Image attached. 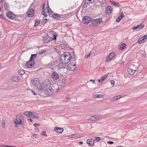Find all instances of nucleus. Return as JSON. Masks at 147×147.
<instances>
[{
    "instance_id": "obj_9",
    "label": "nucleus",
    "mask_w": 147,
    "mask_h": 147,
    "mask_svg": "<svg viewBox=\"0 0 147 147\" xmlns=\"http://www.w3.org/2000/svg\"><path fill=\"white\" fill-rule=\"evenodd\" d=\"M49 37L52 39L55 40L56 39V37L57 35L56 33L53 31H51L49 32Z\"/></svg>"
},
{
    "instance_id": "obj_63",
    "label": "nucleus",
    "mask_w": 147,
    "mask_h": 147,
    "mask_svg": "<svg viewBox=\"0 0 147 147\" xmlns=\"http://www.w3.org/2000/svg\"><path fill=\"white\" fill-rule=\"evenodd\" d=\"M1 31H0V37H1Z\"/></svg>"
},
{
    "instance_id": "obj_36",
    "label": "nucleus",
    "mask_w": 147,
    "mask_h": 147,
    "mask_svg": "<svg viewBox=\"0 0 147 147\" xmlns=\"http://www.w3.org/2000/svg\"><path fill=\"white\" fill-rule=\"evenodd\" d=\"M0 147H16L15 146H9L8 145H0Z\"/></svg>"
},
{
    "instance_id": "obj_48",
    "label": "nucleus",
    "mask_w": 147,
    "mask_h": 147,
    "mask_svg": "<svg viewBox=\"0 0 147 147\" xmlns=\"http://www.w3.org/2000/svg\"><path fill=\"white\" fill-rule=\"evenodd\" d=\"M0 18H2V19H5V17L3 15L1 14H0Z\"/></svg>"
},
{
    "instance_id": "obj_1",
    "label": "nucleus",
    "mask_w": 147,
    "mask_h": 147,
    "mask_svg": "<svg viewBox=\"0 0 147 147\" xmlns=\"http://www.w3.org/2000/svg\"><path fill=\"white\" fill-rule=\"evenodd\" d=\"M36 90L37 93L42 96L51 95L53 92L48 80H46L42 83Z\"/></svg>"
},
{
    "instance_id": "obj_56",
    "label": "nucleus",
    "mask_w": 147,
    "mask_h": 147,
    "mask_svg": "<svg viewBox=\"0 0 147 147\" xmlns=\"http://www.w3.org/2000/svg\"><path fill=\"white\" fill-rule=\"evenodd\" d=\"M35 130L36 131H39V129L37 127H36L35 128Z\"/></svg>"
},
{
    "instance_id": "obj_4",
    "label": "nucleus",
    "mask_w": 147,
    "mask_h": 147,
    "mask_svg": "<svg viewBox=\"0 0 147 147\" xmlns=\"http://www.w3.org/2000/svg\"><path fill=\"white\" fill-rule=\"evenodd\" d=\"M37 54H32L29 60L27 61L26 64H35L34 59L37 57Z\"/></svg>"
},
{
    "instance_id": "obj_35",
    "label": "nucleus",
    "mask_w": 147,
    "mask_h": 147,
    "mask_svg": "<svg viewBox=\"0 0 147 147\" xmlns=\"http://www.w3.org/2000/svg\"><path fill=\"white\" fill-rule=\"evenodd\" d=\"M121 98V96L120 95H118L114 97L113 98V99H114L115 100H118L120 98Z\"/></svg>"
},
{
    "instance_id": "obj_37",
    "label": "nucleus",
    "mask_w": 147,
    "mask_h": 147,
    "mask_svg": "<svg viewBox=\"0 0 147 147\" xmlns=\"http://www.w3.org/2000/svg\"><path fill=\"white\" fill-rule=\"evenodd\" d=\"M64 65H57V68H58V69L59 68H62L63 67H65V66H64Z\"/></svg>"
},
{
    "instance_id": "obj_47",
    "label": "nucleus",
    "mask_w": 147,
    "mask_h": 147,
    "mask_svg": "<svg viewBox=\"0 0 147 147\" xmlns=\"http://www.w3.org/2000/svg\"><path fill=\"white\" fill-rule=\"evenodd\" d=\"M121 20V19L119 17H118L116 19V21L117 22H119Z\"/></svg>"
},
{
    "instance_id": "obj_41",
    "label": "nucleus",
    "mask_w": 147,
    "mask_h": 147,
    "mask_svg": "<svg viewBox=\"0 0 147 147\" xmlns=\"http://www.w3.org/2000/svg\"><path fill=\"white\" fill-rule=\"evenodd\" d=\"M2 127H5V123L4 120L2 122Z\"/></svg>"
},
{
    "instance_id": "obj_64",
    "label": "nucleus",
    "mask_w": 147,
    "mask_h": 147,
    "mask_svg": "<svg viewBox=\"0 0 147 147\" xmlns=\"http://www.w3.org/2000/svg\"><path fill=\"white\" fill-rule=\"evenodd\" d=\"M2 1V0H0V3H1Z\"/></svg>"
},
{
    "instance_id": "obj_58",
    "label": "nucleus",
    "mask_w": 147,
    "mask_h": 147,
    "mask_svg": "<svg viewBox=\"0 0 147 147\" xmlns=\"http://www.w3.org/2000/svg\"><path fill=\"white\" fill-rule=\"evenodd\" d=\"M79 143L80 144H83V142H82V141L80 142Z\"/></svg>"
},
{
    "instance_id": "obj_50",
    "label": "nucleus",
    "mask_w": 147,
    "mask_h": 147,
    "mask_svg": "<svg viewBox=\"0 0 147 147\" xmlns=\"http://www.w3.org/2000/svg\"><path fill=\"white\" fill-rule=\"evenodd\" d=\"M90 82H92V83L94 84H96L95 80H90Z\"/></svg>"
},
{
    "instance_id": "obj_19",
    "label": "nucleus",
    "mask_w": 147,
    "mask_h": 147,
    "mask_svg": "<svg viewBox=\"0 0 147 147\" xmlns=\"http://www.w3.org/2000/svg\"><path fill=\"white\" fill-rule=\"evenodd\" d=\"M51 77L55 80H57L59 77L58 74L56 72H53L51 75Z\"/></svg>"
},
{
    "instance_id": "obj_17",
    "label": "nucleus",
    "mask_w": 147,
    "mask_h": 147,
    "mask_svg": "<svg viewBox=\"0 0 147 147\" xmlns=\"http://www.w3.org/2000/svg\"><path fill=\"white\" fill-rule=\"evenodd\" d=\"M144 27V26L142 24H141L140 25H138L136 26H134L132 28V29L134 30L137 29L138 30H140L142 29Z\"/></svg>"
},
{
    "instance_id": "obj_49",
    "label": "nucleus",
    "mask_w": 147,
    "mask_h": 147,
    "mask_svg": "<svg viewBox=\"0 0 147 147\" xmlns=\"http://www.w3.org/2000/svg\"><path fill=\"white\" fill-rule=\"evenodd\" d=\"M65 81V78H63L62 79L61 82L63 84Z\"/></svg>"
},
{
    "instance_id": "obj_39",
    "label": "nucleus",
    "mask_w": 147,
    "mask_h": 147,
    "mask_svg": "<svg viewBox=\"0 0 147 147\" xmlns=\"http://www.w3.org/2000/svg\"><path fill=\"white\" fill-rule=\"evenodd\" d=\"M95 0H85V2L87 3H90L94 1Z\"/></svg>"
},
{
    "instance_id": "obj_6",
    "label": "nucleus",
    "mask_w": 147,
    "mask_h": 147,
    "mask_svg": "<svg viewBox=\"0 0 147 147\" xmlns=\"http://www.w3.org/2000/svg\"><path fill=\"white\" fill-rule=\"evenodd\" d=\"M116 55V53L115 52H112L106 58L105 61L107 62L109 61L115 56Z\"/></svg>"
},
{
    "instance_id": "obj_16",
    "label": "nucleus",
    "mask_w": 147,
    "mask_h": 147,
    "mask_svg": "<svg viewBox=\"0 0 147 147\" xmlns=\"http://www.w3.org/2000/svg\"><path fill=\"white\" fill-rule=\"evenodd\" d=\"M94 142L93 139H89L87 140L86 143L89 146H93L94 144Z\"/></svg>"
},
{
    "instance_id": "obj_20",
    "label": "nucleus",
    "mask_w": 147,
    "mask_h": 147,
    "mask_svg": "<svg viewBox=\"0 0 147 147\" xmlns=\"http://www.w3.org/2000/svg\"><path fill=\"white\" fill-rule=\"evenodd\" d=\"M112 8L111 6H107L106 8V12L108 14H110L112 11Z\"/></svg>"
},
{
    "instance_id": "obj_34",
    "label": "nucleus",
    "mask_w": 147,
    "mask_h": 147,
    "mask_svg": "<svg viewBox=\"0 0 147 147\" xmlns=\"http://www.w3.org/2000/svg\"><path fill=\"white\" fill-rule=\"evenodd\" d=\"M95 116L96 120L100 119L102 118L101 116H98L97 115H95Z\"/></svg>"
},
{
    "instance_id": "obj_7",
    "label": "nucleus",
    "mask_w": 147,
    "mask_h": 147,
    "mask_svg": "<svg viewBox=\"0 0 147 147\" xmlns=\"http://www.w3.org/2000/svg\"><path fill=\"white\" fill-rule=\"evenodd\" d=\"M34 10L33 9H29L27 13V16L29 17H33L34 15Z\"/></svg>"
},
{
    "instance_id": "obj_42",
    "label": "nucleus",
    "mask_w": 147,
    "mask_h": 147,
    "mask_svg": "<svg viewBox=\"0 0 147 147\" xmlns=\"http://www.w3.org/2000/svg\"><path fill=\"white\" fill-rule=\"evenodd\" d=\"M78 137V134H75L72 135L70 136V137L71 138H75L76 137Z\"/></svg>"
},
{
    "instance_id": "obj_13",
    "label": "nucleus",
    "mask_w": 147,
    "mask_h": 147,
    "mask_svg": "<svg viewBox=\"0 0 147 147\" xmlns=\"http://www.w3.org/2000/svg\"><path fill=\"white\" fill-rule=\"evenodd\" d=\"M146 39H147V35H144L141 38L139 39L138 41V43L141 44L144 43Z\"/></svg>"
},
{
    "instance_id": "obj_52",
    "label": "nucleus",
    "mask_w": 147,
    "mask_h": 147,
    "mask_svg": "<svg viewBox=\"0 0 147 147\" xmlns=\"http://www.w3.org/2000/svg\"><path fill=\"white\" fill-rule=\"evenodd\" d=\"M39 23V22L38 21H36V23H35V26L38 25Z\"/></svg>"
},
{
    "instance_id": "obj_10",
    "label": "nucleus",
    "mask_w": 147,
    "mask_h": 147,
    "mask_svg": "<svg viewBox=\"0 0 147 147\" xmlns=\"http://www.w3.org/2000/svg\"><path fill=\"white\" fill-rule=\"evenodd\" d=\"M40 82L39 79L36 78H34L32 79L31 81V83L33 85L35 86H37Z\"/></svg>"
},
{
    "instance_id": "obj_31",
    "label": "nucleus",
    "mask_w": 147,
    "mask_h": 147,
    "mask_svg": "<svg viewBox=\"0 0 147 147\" xmlns=\"http://www.w3.org/2000/svg\"><path fill=\"white\" fill-rule=\"evenodd\" d=\"M103 96V95L102 94H95L94 96V97L95 98H101Z\"/></svg>"
},
{
    "instance_id": "obj_62",
    "label": "nucleus",
    "mask_w": 147,
    "mask_h": 147,
    "mask_svg": "<svg viewBox=\"0 0 147 147\" xmlns=\"http://www.w3.org/2000/svg\"><path fill=\"white\" fill-rule=\"evenodd\" d=\"M117 147H123L121 146H119Z\"/></svg>"
},
{
    "instance_id": "obj_30",
    "label": "nucleus",
    "mask_w": 147,
    "mask_h": 147,
    "mask_svg": "<svg viewBox=\"0 0 147 147\" xmlns=\"http://www.w3.org/2000/svg\"><path fill=\"white\" fill-rule=\"evenodd\" d=\"M18 72L20 75H22L25 73V72L24 70L21 69L18 71Z\"/></svg>"
},
{
    "instance_id": "obj_33",
    "label": "nucleus",
    "mask_w": 147,
    "mask_h": 147,
    "mask_svg": "<svg viewBox=\"0 0 147 147\" xmlns=\"http://www.w3.org/2000/svg\"><path fill=\"white\" fill-rule=\"evenodd\" d=\"M111 4L114 5V6H119V3L114 2H111Z\"/></svg>"
},
{
    "instance_id": "obj_3",
    "label": "nucleus",
    "mask_w": 147,
    "mask_h": 147,
    "mask_svg": "<svg viewBox=\"0 0 147 147\" xmlns=\"http://www.w3.org/2000/svg\"><path fill=\"white\" fill-rule=\"evenodd\" d=\"M13 123L16 124L15 125L16 127H18V125L19 124L22 126H24V119L22 116L21 115H18L16 117V119H13Z\"/></svg>"
},
{
    "instance_id": "obj_60",
    "label": "nucleus",
    "mask_w": 147,
    "mask_h": 147,
    "mask_svg": "<svg viewBox=\"0 0 147 147\" xmlns=\"http://www.w3.org/2000/svg\"><path fill=\"white\" fill-rule=\"evenodd\" d=\"M28 120L31 122L32 121V119H29Z\"/></svg>"
},
{
    "instance_id": "obj_25",
    "label": "nucleus",
    "mask_w": 147,
    "mask_h": 147,
    "mask_svg": "<svg viewBox=\"0 0 147 147\" xmlns=\"http://www.w3.org/2000/svg\"><path fill=\"white\" fill-rule=\"evenodd\" d=\"M52 17L53 18L56 19H58L61 18L60 15L59 14L57 13L53 14L52 15Z\"/></svg>"
},
{
    "instance_id": "obj_11",
    "label": "nucleus",
    "mask_w": 147,
    "mask_h": 147,
    "mask_svg": "<svg viewBox=\"0 0 147 147\" xmlns=\"http://www.w3.org/2000/svg\"><path fill=\"white\" fill-rule=\"evenodd\" d=\"M42 39L45 43H47L52 40V38H50L49 36L47 34L42 38Z\"/></svg>"
},
{
    "instance_id": "obj_40",
    "label": "nucleus",
    "mask_w": 147,
    "mask_h": 147,
    "mask_svg": "<svg viewBox=\"0 0 147 147\" xmlns=\"http://www.w3.org/2000/svg\"><path fill=\"white\" fill-rule=\"evenodd\" d=\"M111 83L112 86H114L115 84V81L113 80L111 81Z\"/></svg>"
},
{
    "instance_id": "obj_22",
    "label": "nucleus",
    "mask_w": 147,
    "mask_h": 147,
    "mask_svg": "<svg viewBox=\"0 0 147 147\" xmlns=\"http://www.w3.org/2000/svg\"><path fill=\"white\" fill-rule=\"evenodd\" d=\"M127 71L129 74L132 75L135 73L136 71L134 70H132L129 68H128Z\"/></svg>"
},
{
    "instance_id": "obj_32",
    "label": "nucleus",
    "mask_w": 147,
    "mask_h": 147,
    "mask_svg": "<svg viewBox=\"0 0 147 147\" xmlns=\"http://www.w3.org/2000/svg\"><path fill=\"white\" fill-rule=\"evenodd\" d=\"M34 65H24V67L26 68H30L32 67Z\"/></svg>"
},
{
    "instance_id": "obj_27",
    "label": "nucleus",
    "mask_w": 147,
    "mask_h": 147,
    "mask_svg": "<svg viewBox=\"0 0 147 147\" xmlns=\"http://www.w3.org/2000/svg\"><path fill=\"white\" fill-rule=\"evenodd\" d=\"M88 121H96V119L95 118V116L94 115L93 116H92L89 117L88 119Z\"/></svg>"
},
{
    "instance_id": "obj_55",
    "label": "nucleus",
    "mask_w": 147,
    "mask_h": 147,
    "mask_svg": "<svg viewBox=\"0 0 147 147\" xmlns=\"http://www.w3.org/2000/svg\"><path fill=\"white\" fill-rule=\"evenodd\" d=\"M146 55V54L145 53H143L142 54V56L143 57H145Z\"/></svg>"
},
{
    "instance_id": "obj_46",
    "label": "nucleus",
    "mask_w": 147,
    "mask_h": 147,
    "mask_svg": "<svg viewBox=\"0 0 147 147\" xmlns=\"http://www.w3.org/2000/svg\"><path fill=\"white\" fill-rule=\"evenodd\" d=\"M124 15L123 14H121L119 17L121 19V20L124 17Z\"/></svg>"
},
{
    "instance_id": "obj_26",
    "label": "nucleus",
    "mask_w": 147,
    "mask_h": 147,
    "mask_svg": "<svg viewBox=\"0 0 147 147\" xmlns=\"http://www.w3.org/2000/svg\"><path fill=\"white\" fill-rule=\"evenodd\" d=\"M24 114L28 117H31L32 112H25L24 113Z\"/></svg>"
},
{
    "instance_id": "obj_29",
    "label": "nucleus",
    "mask_w": 147,
    "mask_h": 147,
    "mask_svg": "<svg viewBox=\"0 0 147 147\" xmlns=\"http://www.w3.org/2000/svg\"><path fill=\"white\" fill-rule=\"evenodd\" d=\"M108 76V74H107L104 75L101 78V82H102L106 79Z\"/></svg>"
},
{
    "instance_id": "obj_21",
    "label": "nucleus",
    "mask_w": 147,
    "mask_h": 147,
    "mask_svg": "<svg viewBox=\"0 0 147 147\" xmlns=\"http://www.w3.org/2000/svg\"><path fill=\"white\" fill-rule=\"evenodd\" d=\"M46 8L47 10V13L49 15H51L52 13V11L51 10L50 8H49V6L48 3L47 5V6L46 7Z\"/></svg>"
},
{
    "instance_id": "obj_51",
    "label": "nucleus",
    "mask_w": 147,
    "mask_h": 147,
    "mask_svg": "<svg viewBox=\"0 0 147 147\" xmlns=\"http://www.w3.org/2000/svg\"><path fill=\"white\" fill-rule=\"evenodd\" d=\"M107 143L108 144H112L113 143V142L112 141H108Z\"/></svg>"
},
{
    "instance_id": "obj_5",
    "label": "nucleus",
    "mask_w": 147,
    "mask_h": 147,
    "mask_svg": "<svg viewBox=\"0 0 147 147\" xmlns=\"http://www.w3.org/2000/svg\"><path fill=\"white\" fill-rule=\"evenodd\" d=\"M92 20V18L91 17L85 16L83 17L82 21L84 24H87L91 22Z\"/></svg>"
},
{
    "instance_id": "obj_28",
    "label": "nucleus",
    "mask_w": 147,
    "mask_h": 147,
    "mask_svg": "<svg viewBox=\"0 0 147 147\" xmlns=\"http://www.w3.org/2000/svg\"><path fill=\"white\" fill-rule=\"evenodd\" d=\"M126 46V45L123 43L119 47V49L121 50H123Z\"/></svg>"
},
{
    "instance_id": "obj_23",
    "label": "nucleus",
    "mask_w": 147,
    "mask_h": 147,
    "mask_svg": "<svg viewBox=\"0 0 147 147\" xmlns=\"http://www.w3.org/2000/svg\"><path fill=\"white\" fill-rule=\"evenodd\" d=\"M42 15H43L44 16H45V17H46L47 16V15L46 14V13L45 12V3H44L43 4V5L42 7Z\"/></svg>"
},
{
    "instance_id": "obj_8",
    "label": "nucleus",
    "mask_w": 147,
    "mask_h": 147,
    "mask_svg": "<svg viewBox=\"0 0 147 147\" xmlns=\"http://www.w3.org/2000/svg\"><path fill=\"white\" fill-rule=\"evenodd\" d=\"M102 22V19L98 18L94 20L92 22V24L94 26H96L98 24L101 23Z\"/></svg>"
},
{
    "instance_id": "obj_57",
    "label": "nucleus",
    "mask_w": 147,
    "mask_h": 147,
    "mask_svg": "<svg viewBox=\"0 0 147 147\" xmlns=\"http://www.w3.org/2000/svg\"><path fill=\"white\" fill-rule=\"evenodd\" d=\"M90 54H91V52H90L89 53V54L87 56V57H88L90 55Z\"/></svg>"
},
{
    "instance_id": "obj_59",
    "label": "nucleus",
    "mask_w": 147,
    "mask_h": 147,
    "mask_svg": "<svg viewBox=\"0 0 147 147\" xmlns=\"http://www.w3.org/2000/svg\"><path fill=\"white\" fill-rule=\"evenodd\" d=\"M98 81L99 82H101V79H98Z\"/></svg>"
},
{
    "instance_id": "obj_54",
    "label": "nucleus",
    "mask_w": 147,
    "mask_h": 147,
    "mask_svg": "<svg viewBox=\"0 0 147 147\" xmlns=\"http://www.w3.org/2000/svg\"><path fill=\"white\" fill-rule=\"evenodd\" d=\"M31 91L32 93L34 95H36V93L34 92L33 91L31 90Z\"/></svg>"
},
{
    "instance_id": "obj_45",
    "label": "nucleus",
    "mask_w": 147,
    "mask_h": 147,
    "mask_svg": "<svg viewBox=\"0 0 147 147\" xmlns=\"http://www.w3.org/2000/svg\"><path fill=\"white\" fill-rule=\"evenodd\" d=\"M4 7L5 9H7L8 8V5L7 3H5L4 5Z\"/></svg>"
},
{
    "instance_id": "obj_12",
    "label": "nucleus",
    "mask_w": 147,
    "mask_h": 147,
    "mask_svg": "<svg viewBox=\"0 0 147 147\" xmlns=\"http://www.w3.org/2000/svg\"><path fill=\"white\" fill-rule=\"evenodd\" d=\"M7 17L9 19L11 20L14 19L16 17L15 15L13 13L9 11L6 14Z\"/></svg>"
},
{
    "instance_id": "obj_61",
    "label": "nucleus",
    "mask_w": 147,
    "mask_h": 147,
    "mask_svg": "<svg viewBox=\"0 0 147 147\" xmlns=\"http://www.w3.org/2000/svg\"><path fill=\"white\" fill-rule=\"evenodd\" d=\"M70 98H68L67 99V100H70Z\"/></svg>"
},
{
    "instance_id": "obj_53",
    "label": "nucleus",
    "mask_w": 147,
    "mask_h": 147,
    "mask_svg": "<svg viewBox=\"0 0 147 147\" xmlns=\"http://www.w3.org/2000/svg\"><path fill=\"white\" fill-rule=\"evenodd\" d=\"M39 125H40L38 123H34V125L35 127H37V126H39Z\"/></svg>"
},
{
    "instance_id": "obj_2",
    "label": "nucleus",
    "mask_w": 147,
    "mask_h": 147,
    "mask_svg": "<svg viewBox=\"0 0 147 147\" xmlns=\"http://www.w3.org/2000/svg\"><path fill=\"white\" fill-rule=\"evenodd\" d=\"M71 56L70 53L66 52L62 54L60 57V61L62 64H66L71 60Z\"/></svg>"
},
{
    "instance_id": "obj_43",
    "label": "nucleus",
    "mask_w": 147,
    "mask_h": 147,
    "mask_svg": "<svg viewBox=\"0 0 147 147\" xmlns=\"http://www.w3.org/2000/svg\"><path fill=\"white\" fill-rule=\"evenodd\" d=\"M47 20H48L46 19H44L42 21V24H45L47 22Z\"/></svg>"
},
{
    "instance_id": "obj_14",
    "label": "nucleus",
    "mask_w": 147,
    "mask_h": 147,
    "mask_svg": "<svg viewBox=\"0 0 147 147\" xmlns=\"http://www.w3.org/2000/svg\"><path fill=\"white\" fill-rule=\"evenodd\" d=\"M76 65H67V68L69 71L75 70L76 68Z\"/></svg>"
},
{
    "instance_id": "obj_18",
    "label": "nucleus",
    "mask_w": 147,
    "mask_h": 147,
    "mask_svg": "<svg viewBox=\"0 0 147 147\" xmlns=\"http://www.w3.org/2000/svg\"><path fill=\"white\" fill-rule=\"evenodd\" d=\"M54 130L57 132L61 134V133L63 130V129L62 128H59L57 127H55L54 128Z\"/></svg>"
},
{
    "instance_id": "obj_15",
    "label": "nucleus",
    "mask_w": 147,
    "mask_h": 147,
    "mask_svg": "<svg viewBox=\"0 0 147 147\" xmlns=\"http://www.w3.org/2000/svg\"><path fill=\"white\" fill-rule=\"evenodd\" d=\"M19 80V77L17 76H13L11 77V80L13 82H18Z\"/></svg>"
},
{
    "instance_id": "obj_44",
    "label": "nucleus",
    "mask_w": 147,
    "mask_h": 147,
    "mask_svg": "<svg viewBox=\"0 0 147 147\" xmlns=\"http://www.w3.org/2000/svg\"><path fill=\"white\" fill-rule=\"evenodd\" d=\"M42 135L44 136H47V135L46 134V132L45 131H43L42 133Z\"/></svg>"
},
{
    "instance_id": "obj_24",
    "label": "nucleus",
    "mask_w": 147,
    "mask_h": 147,
    "mask_svg": "<svg viewBox=\"0 0 147 147\" xmlns=\"http://www.w3.org/2000/svg\"><path fill=\"white\" fill-rule=\"evenodd\" d=\"M31 117L36 119H38L39 118V117L38 114L34 112L32 113V112Z\"/></svg>"
},
{
    "instance_id": "obj_38",
    "label": "nucleus",
    "mask_w": 147,
    "mask_h": 147,
    "mask_svg": "<svg viewBox=\"0 0 147 147\" xmlns=\"http://www.w3.org/2000/svg\"><path fill=\"white\" fill-rule=\"evenodd\" d=\"M100 140L101 138L100 137H96L95 138V140L96 142H98L100 141Z\"/></svg>"
}]
</instances>
